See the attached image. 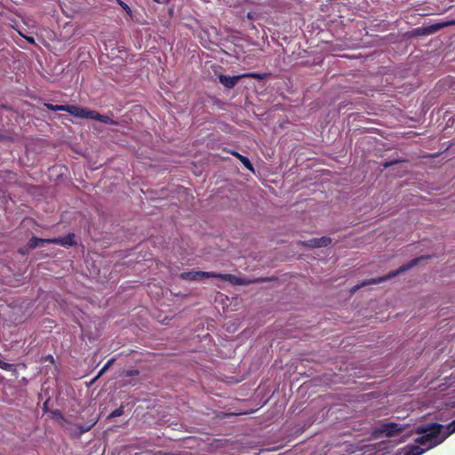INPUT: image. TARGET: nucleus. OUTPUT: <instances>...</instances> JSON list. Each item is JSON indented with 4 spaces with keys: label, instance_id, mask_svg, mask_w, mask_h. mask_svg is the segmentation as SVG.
Returning a JSON list of instances; mask_svg holds the SVG:
<instances>
[{
    "label": "nucleus",
    "instance_id": "nucleus-1",
    "mask_svg": "<svg viewBox=\"0 0 455 455\" xmlns=\"http://www.w3.org/2000/svg\"><path fill=\"white\" fill-rule=\"evenodd\" d=\"M443 425L437 422H431L419 426L415 428V433L419 435L415 439V443L426 446V450H431L443 442L442 430Z\"/></svg>",
    "mask_w": 455,
    "mask_h": 455
},
{
    "label": "nucleus",
    "instance_id": "nucleus-2",
    "mask_svg": "<svg viewBox=\"0 0 455 455\" xmlns=\"http://www.w3.org/2000/svg\"><path fill=\"white\" fill-rule=\"evenodd\" d=\"M217 278L223 282H228L235 285H245L248 284L249 282L243 278H239L231 274H221L216 272H205V271H187L182 272L180 275V278L185 281H200L204 278Z\"/></svg>",
    "mask_w": 455,
    "mask_h": 455
},
{
    "label": "nucleus",
    "instance_id": "nucleus-3",
    "mask_svg": "<svg viewBox=\"0 0 455 455\" xmlns=\"http://www.w3.org/2000/svg\"><path fill=\"white\" fill-rule=\"evenodd\" d=\"M428 258H429V256L416 258V259L411 260L408 264L400 267L397 270L393 271L387 275L381 276L379 278H371V279L363 281L360 285L355 286L352 289V291H355L359 287L365 286L367 284L379 283L381 282L387 281V280L397 275L398 274L403 273L404 271L409 270L410 268L415 267L419 263V260H421L423 259H428Z\"/></svg>",
    "mask_w": 455,
    "mask_h": 455
},
{
    "label": "nucleus",
    "instance_id": "nucleus-4",
    "mask_svg": "<svg viewBox=\"0 0 455 455\" xmlns=\"http://www.w3.org/2000/svg\"><path fill=\"white\" fill-rule=\"evenodd\" d=\"M267 76V74H259V73H247L241 76H228L225 75H219V80L221 84H223L228 89L234 88L238 81L243 77H251L255 78L257 80H262Z\"/></svg>",
    "mask_w": 455,
    "mask_h": 455
},
{
    "label": "nucleus",
    "instance_id": "nucleus-5",
    "mask_svg": "<svg viewBox=\"0 0 455 455\" xmlns=\"http://www.w3.org/2000/svg\"><path fill=\"white\" fill-rule=\"evenodd\" d=\"M403 427H400L399 424L395 422L383 423L379 427L374 429V435L376 437L386 436V437H393L400 433H402Z\"/></svg>",
    "mask_w": 455,
    "mask_h": 455
},
{
    "label": "nucleus",
    "instance_id": "nucleus-6",
    "mask_svg": "<svg viewBox=\"0 0 455 455\" xmlns=\"http://www.w3.org/2000/svg\"><path fill=\"white\" fill-rule=\"evenodd\" d=\"M80 118L92 119L103 124H109L114 125L118 124L116 121H115L108 116L101 115L95 110H91L86 108H83L82 116H80Z\"/></svg>",
    "mask_w": 455,
    "mask_h": 455
},
{
    "label": "nucleus",
    "instance_id": "nucleus-7",
    "mask_svg": "<svg viewBox=\"0 0 455 455\" xmlns=\"http://www.w3.org/2000/svg\"><path fill=\"white\" fill-rule=\"evenodd\" d=\"M47 109L52 111H65L76 117L82 116L83 108L75 105H53L51 103H44Z\"/></svg>",
    "mask_w": 455,
    "mask_h": 455
},
{
    "label": "nucleus",
    "instance_id": "nucleus-8",
    "mask_svg": "<svg viewBox=\"0 0 455 455\" xmlns=\"http://www.w3.org/2000/svg\"><path fill=\"white\" fill-rule=\"evenodd\" d=\"M48 243L58 244L65 247H71L76 244V235L74 233H69L65 236L50 238L48 239Z\"/></svg>",
    "mask_w": 455,
    "mask_h": 455
},
{
    "label": "nucleus",
    "instance_id": "nucleus-9",
    "mask_svg": "<svg viewBox=\"0 0 455 455\" xmlns=\"http://www.w3.org/2000/svg\"><path fill=\"white\" fill-rule=\"evenodd\" d=\"M331 238L329 236H322L320 238H312L304 243L309 248L326 247L331 243Z\"/></svg>",
    "mask_w": 455,
    "mask_h": 455
},
{
    "label": "nucleus",
    "instance_id": "nucleus-10",
    "mask_svg": "<svg viewBox=\"0 0 455 455\" xmlns=\"http://www.w3.org/2000/svg\"><path fill=\"white\" fill-rule=\"evenodd\" d=\"M231 154H232L234 156H235L237 159H239V160H240V162L244 165V167H245L247 170H249V171H251V172H254V168H253V166H252V164L251 163V161H250V159H249L248 157L242 156L241 154H239V153H238V152H236V151H232V152H231Z\"/></svg>",
    "mask_w": 455,
    "mask_h": 455
},
{
    "label": "nucleus",
    "instance_id": "nucleus-11",
    "mask_svg": "<svg viewBox=\"0 0 455 455\" xmlns=\"http://www.w3.org/2000/svg\"><path fill=\"white\" fill-rule=\"evenodd\" d=\"M426 451L419 445H409L406 447L403 455H422Z\"/></svg>",
    "mask_w": 455,
    "mask_h": 455
},
{
    "label": "nucleus",
    "instance_id": "nucleus-12",
    "mask_svg": "<svg viewBox=\"0 0 455 455\" xmlns=\"http://www.w3.org/2000/svg\"><path fill=\"white\" fill-rule=\"evenodd\" d=\"M44 243H48V239L38 238V237L33 236L28 242V248L29 250H33V249H36V247L43 245Z\"/></svg>",
    "mask_w": 455,
    "mask_h": 455
},
{
    "label": "nucleus",
    "instance_id": "nucleus-13",
    "mask_svg": "<svg viewBox=\"0 0 455 455\" xmlns=\"http://www.w3.org/2000/svg\"><path fill=\"white\" fill-rule=\"evenodd\" d=\"M455 433V419L452 420L451 423H449L446 426H443V428L442 430V437L443 438V441L450 436L451 435Z\"/></svg>",
    "mask_w": 455,
    "mask_h": 455
},
{
    "label": "nucleus",
    "instance_id": "nucleus-14",
    "mask_svg": "<svg viewBox=\"0 0 455 455\" xmlns=\"http://www.w3.org/2000/svg\"><path fill=\"white\" fill-rule=\"evenodd\" d=\"M451 25H455V20H450V21H447L444 23H438V24L432 25L429 28V33H434L444 27L451 26Z\"/></svg>",
    "mask_w": 455,
    "mask_h": 455
},
{
    "label": "nucleus",
    "instance_id": "nucleus-15",
    "mask_svg": "<svg viewBox=\"0 0 455 455\" xmlns=\"http://www.w3.org/2000/svg\"><path fill=\"white\" fill-rule=\"evenodd\" d=\"M115 358H111L109 359L106 364L100 370V371L98 372L97 376L94 378L93 381H95L96 379H98L100 376H102L106 371L115 362Z\"/></svg>",
    "mask_w": 455,
    "mask_h": 455
},
{
    "label": "nucleus",
    "instance_id": "nucleus-16",
    "mask_svg": "<svg viewBox=\"0 0 455 455\" xmlns=\"http://www.w3.org/2000/svg\"><path fill=\"white\" fill-rule=\"evenodd\" d=\"M97 423V419H92L86 426H79V429L82 433L88 432Z\"/></svg>",
    "mask_w": 455,
    "mask_h": 455
},
{
    "label": "nucleus",
    "instance_id": "nucleus-17",
    "mask_svg": "<svg viewBox=\"0 0 455 455\" xmlns=\"http://www.w3.org/2000/svg\"><path fill=\"white\" fill-rule=\"evenodd\" d=\"M124 413V406H120L119 408L114 410L110 415H109V418H116V417H120L122 416L123 414Z\"/></svg>",
    "mask_w": 455,
    "mask_h": 455
},
{
    "label": "nucleus",
    "instance_id": "nucleus-18",
    "mask_svg": "<svg viewBox=\"0 0 455 455\" xmlns=\"http://www.w3.org/2000/svg\"><path fill=\"white\" fill-rule=\"evenodd\" d=\"M140 374V371L137 369L125 370L124 371V375L125 377H134Z\"/></svg>",
    "mask_w": 455,
    "mask_h": 455
},
{
    "label": "nucleus",
    "instance_id": "nucleus-19",
    "mask_svg": "<svg viewBox=\"0 0 455 455\" xmlns=\"http://www.w3.org/2000/svg\"><path fill=\"white\" fill-rule=\"evenodd\" d=\"M118 1V4L122 6V8L128 13V14H131L132 12V10L131 8L128 6L127 4H125L124 2H123L122 0H117Z\"/></svg>",
    "mask_w": 455,
    "mask_h": 455
},
{
    "label": "nucleus",
    "instance_id": "nucleus-20",
    "mask_svg": "<svg viewBox=\"0 0 455 455\" xmlns=\"http://www.w3.org/2000/svg\"><path fill=\"white\" fill-rule=\"evenodd\" d=\"M400 162H402V161L401 160L389 161V162L383 163L382 165H383L384 168H388L391 165H393L395 164H397V163H400Z\"/></svg>",
    "mask_w": 455,
    "mask_h": 455
},
{
    "label": "nucleus",
    "instance_id": "nucleus-21",
    "mask_svg": "<svg viewBox=\"0 0 455 455\" xmlns=\"http://www.w3.org/2000/svg\"><path fill=\"white\" fill-rule=\"evenodd\" d=\"M8 365H9V364H8L7 363H4V361H2V360L0 359V368H1V369L6 370Z\"/></svg>",
    "mask_w": 455,
    "mask_h": 455
},
{
    "label": "nucleus",
    "instance_id": "nucleus-22",
    "mask_svg": "<svg viewBox=\"0 0 455 455\" xmlns=\"http://www.w3.org/2000/svg\"><path fill=\"white\" fill-rule=\"evenodd\" d=\"M26 40L30 44H35V39L31 36H24Z\"/></svg>",
    "mask_w": 455,
    "mask_h": 455
},
{
    "label": "nucleus",
    "instance_id": "nucleus-23",
    "mask_svg": "<svg viewBox=\"0 0 455 455\" xmlns=\"http://www.w3.org/2000/svg\"><path fill=\"white\" fill-rule=\"evenodd\" d=\"M155 2L158 4H168L170 0H154Z\"/></svg>",
    "mask_w": 455,
    "mask_h": 455
}]
</instances>
